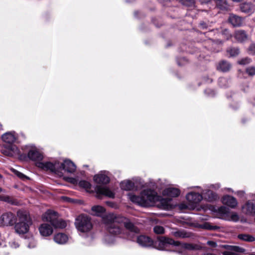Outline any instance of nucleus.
I'll use <instances>...</instances> for the list:
<instances>
[{
	"instance_id": "nucleus-29",
	"label": "nucleus",
	"mask_w": 255,
	"mask_h": 255,
	"mask_svg": "<svg viewBox=\"0 0 255 255\" xmlns=\"http://www.w3.org/2000/svg\"><path fill=\"white\" fill-rule=\"evenodd\" d=\"M120 186L124 190H131L134 188V184L130 180H126L121 182Z\"/></svg>"
},
{
	"instance_id": "nucleus-27",
	"label": "nucleus",
	"mask_w": 255,
	"mask_h": 255,
	"mask_svg": "<svg viewBox=\"0 0 255 255\" xmlns=\"http://www.w3.org/2000/svg\"><path fill=\"white\" fill-rule=\"evenodd\" d=\"M171 235L176 238H187L190 237V234L184 230H177L171 232Z\"/></svg>"
},
{
	"instance_id": "nucleus-52",
	"label": "nucleus",
	"mask_w": 255,
	"mask_h": 255,
	"mask_svg": "<svg viewBox=\"0 0 255 255\" xmlns=\"http://www.w3.org/2000/svg\"><path fill=\"white\" fill-rule=\"evenodd\" d=\"M209 92H211L212 93V95H214V91L210 90V89H206L205 91V93H207L208 94H209Z\"/></svg>"
},
{
	"instance_id": "nucleus-4",
	"label": "nucleus",
	"mask_w": 255,
	"mask_h": 255,
	"mask_svg": "<svg viewBox=\"0 0 255 255\" xmlns=\"http://www.w3.org/2000/svg\"><path fill=\"white\" fill-rule=\"evenodd\" d=\"M75 224L77 230L83 233L89 232L92 228L91 219L83 214L77 217Z\"/></svg>"
},
{
	"instance_id": "nucleus-48",
	"label": "nucleus",
	"mask_w": 255,
	"mask_h": 255,
	"mask_svg": "<svg viewBox=\"0 0 255 255\" xmlns=\"http://www.w3.org/2000/svg\"><path fill=\"white\" fill-rule=\"evenodd\" d=\"M207 244L213 248L216 247L217 246L216 243L212 241H208Z\"/></svg>"
},
{
	"instance_id": "nucleus-43",
	"label": "nucleus",
	"mask_w": 255,
	"mask_h": 255,
	"mask_svg": "<svg viewBox=\"0 0 255 255\" xmlns=\"http://www.w3.org/2000/svg\"><path fill=\"white\" fill-rule=\"evenodd\" d=\"M13 172L15 173V175H16L20 178L24 179L25 178H27V177L25 175H24L23 173H22L16 170H14Z\"/></svg>"
},
{
	"instance_id": "nucleus-55",
	"label": "nucleus",
	"mask_w": 255,
	"mask_h": 255,
	"mask_svg": "<svg viewBox=\"0 0 255 255\" xmlns=\"http://www.w3.org/2000/svg\"><path fill=\"white\" fill-rule=\"evenodd\" d=\"M231 37V35L230 34H229V36L227 37V39H228Z\"/></svg>"
},
{
	"instance_id": "nucleus-12",
	"label": "nucleus",
	"mask_w": 255,
	"mask_h": 255,
	"mask_svg": "<svg viewBox=\"0 0 255 255\" xmlns=\"http://www.w3.org/2000/svg\"><path fill=\"white\" fill-rule=\"evenodd\" d=\"M59 171L64 170L68 173H73L76 170V165L70 160H65L62 163H59Z\"/></svg>"
},
{
	"instance_id": "nucleus-49",
	"label": "nucleus",
	"mask_w": 255,
	"mask_h": 255,
	"mask_svg": "<svg viewBox=\"0 0 255 255\" xmlns=\"http://www.w3.org/2000/svg\"><path fill=\"white\" fill-rule=\"evenodd\" d=\"M36 244L35 243V241L33 240H31L30 243H29L28 245V247L29 248H34Z\"/></svg>"
},
{
	"instance_id": "nucleus-47",
	"label": "nucleus",
	"mask_w": 255,
	"mask_h": 255,
	"mask_svg": "<svg viewBox=\"0 0 255 255\" xmlns=\"http://www.w3.org/2000/svg\"><path fill=\"white\" fill-rule=\"evenodd\" d=\"M10 246L12 248H16L19 247V244L15 241H13L9 243Z\"/></svg>"
},
{
	"instance_id": "nucleus-5",
	"label": "nucleus",
	"mask_w": 255,
	"mask_h": 255,
	"mask_svg": "<svg viewBox=\"0 0 255 255\" xmlns=\"http://www.w3.org/2000/svg\"><path fill=\"white\" fill-rule=\"evenodd\" d=\"M139 231L137 233H128V238L129 240L132 241L136 240V242L139 245L144 247H150L153 245L152 240L147 236L144 235H141L139 236H136L135 234H138Z\"/></svg>"
},
{
	"instance_id": "nucleus-36",
	"label": "nucleus",
	"mask_w": 255,
	"mask_h": 255,
	"mask_svg": "<svg viewBox=\"0 0 255 255\" xmlns=\"http://www.w3.org/2000/svg\"><path fill=\"white\" fill-rule=\"evenodd\" d=\"M181 2L188 7H193L195 5V0H181Z\"/></svg>"
},
{
	"instance_id": "nucleus-42",
	"label": "nucleus",
	"mask_w": 255,
	"mask_h": 255,
	"mask_svg": "<svg viewBox=\"0 0 255 255\" xmlns=\"http://www.w3.org/2000/svg\"><path fill=\"white\" fill-rule=\"evenodd\" d=\"M249 52L250 54L255 55V44H252L249 47Z\"/></svg>"
},
{
	"instance_id": "nucleus-57",
	"label": "nucleus",
	"mask_w": 255,
	"mask_h": 255,
	"mask_svg": "<svg viewBox=\"0 0 255 255\" xmlns=\"http://www.w3.org/2000/svg\"><path fill=\"white\" fill-rule=\"evenodd\" d=\"M2 191V189L0 188V193Z\"/></svg>"
},
{
	"instance_id": "nucleus-39",
	"label": "nucleus",
	"mask_w": 255,
	"mask_h": 255,
	"mask_svg": "<svg viewBox=\"0 0 255 255\" xmlns=\"http://www.w3.org/2000/svg\"><path fill=\"white\" fill-rule=\"evenodd\" d=\"M153 231L157 234H161L164 233V229L162 226H156L154 227Z\"/></svg>"
},
{
	"instance_id": "nucleus-51",
	"label": "nucleus",
	"mask_w": 255,
	"mask_h": 255,
	"mask_svg": "<svg viewBox=\"0 0 255 255\" xmlns=\"http://www.w3.org/2000/svg\"><path fill=\"white\" fill-rule=\"evenodd\" d=\"M212 0H200L202 3H208L210 2Z\"/></svg>"
},
{
	"instance_id": "nucleus-9",
	"label": "nucleus",
	"mask_w": 255,
	"mask_h": 255,
	"mask_svg": "<svg viewBox=\"0 0 255 255\" xmlns=\"http://www.w3.org/2000/svg\"><path fill=\"white\" fill-rule=\"evenodd\" d=\"M94 190L99 197L104 195L110 198H114L115 196L114 193L107 187L97 185L94 187Z\"/></svg>"
},
{
	"instance_id": "nucleus-35",
	"label": "nucleus",
	"mask_w": 255,
	"mask_h": 255,
	"mask_svg": "<svg viewBox=\"0 0 255 255\" xmlns=\"http://www.w3.org/2000/svg\"><path fill=\"white\" fill-rule=\"evenodd\" d=\"M228 53H229L231 56H236L238 55L240 53V50L237 47H231L229 48L227 50Z\"/></svg>"
},
{
	"instance_id": "nucleus-28",
	"label": "nucleus",
	"mask_w": 255,
	"mask_h": 255,
	"mask_svg": "<svg viewBox=\"0 0 255 255\" xmlns=\"http://www.w3.org/2000/svg\"><path fill=\"white\" fill-rule=\"evenodd\" d=\"M231 65L226 61H222L218 64L217 67V70L223 72H227L229 71L231 68Z\"/></svg>"
},
{
	"instance_id": "nucleus-44",
	"label": "nucleus",
	"mask_w": 255,
	"mask_h": 255,
	"mask_svg": "<svg viewBox=\"0 0 255 255\" xmlns=\"http://www.w3.org/2000/svg\"><path fill=\"white\" fill-rule=\"evenodd\" d=\"M0 199L2 201H4L8 203H11V199H10V198L7 196H0Z\"/></svg>"
},
{
	"instance_id": "nucleus-34",
	"label": "nucleus",
	"mask_w": 255,
	"mask_h": 255,
	"mask_svg": "<svg viewBox=\"0 0 255 255\" xmlns=\"http://www.w3.org/2000/svg\"><path fill=\"white\" fill-rule=\"evenodd\" d=\"M79 185L86 190H89L91 188V184L87 181L81 180L79 182Z\"/></svg>"
},
{
	"instance_id": "nucleus-32",
	"label": "nucleus",
	"mask_w": 255,
	"mask_h": 255,
	"mask_svg": "<svg viewBox=\"0 0 255 255\" xmlns=\"http://www.w3.org/2000/svg\"><path fill=\"white\" fill-rule=\"evenodd\" d=\"M182 248L189 251L197 250L199 249V246L189 243H184L182 245Z\"/></svg>"
},
{
	"instance_id": "nucleus-17",
	"label": "nucleus",
	"mask_w": 255,
	"mask_h": 255,
	"mask_svg": "<svg viewBox=\"0 0 255 255\" xmlns=\"http://www.w3.org/2000/svg\"><path fill=\"white\" fill-rule=\"evenodd\" d=\"M243 212L249 215L255 214V202L249 201L242 207Z\"/></svg>"
},
{
	"instance_id": "nucleus-3",
	"label": "nucleus",
	"mask_w": 255,
	"mask_h": 255,
	"mask_svg": "<svg viewBox=\"0 0 255 255\" xmlns=\"http://www.w3.org/2000/svg\"><path fill=\"white\" fill-rule=\"evenodd\" d=\"M17 217L18 222L15 223L14 226L15 232L19 235L27 233L32 223L29 214L25 211L20 210L17 212Z\"/></svg>"
},
{
	"instance_id": "nucleus-53",
	"label": "nucleus",
	"mask_w": 255,
	"mask_h": 255,
	"mask_svg": "<svg viewBox=\"0 0 255 255\" xmlns=\"http://www.w3.org/2000/svg\"><path fill=\"white\" fill-rule=\"evenodd\" d=\"M224 33L229 34V33H228V29H225L224 30Z\"/></svg>"
},
{
	"instance_id": "nucleus-40",
	"label": "nucleus",
	"mask_w": 255,
	"mask_h": 255,
	"mask_svg": "<svg viewBox=\"0 0 255 255\" xmlns=\"http://www.w3.org/2000/svg\"><path fill=\"white\" fill-rule=\"evenodd\" d=\"M219 213L222 215H226L229 212V209L225 206H221L218 209Z\"/></svg>"
},
{
	"instance_id": "nucleus-14",
	"label": "nucleus",
	"mask_w": 255,
	"mask_h": 255,
	"mask_svg": "<svg viewBox=\"0 0 255 255\" xmlns=\"http://www.w3.org/2000/svg\"><path fill=\"white\" fill-rule=\"evenodd\" d=\"M28 157L33 161L41 160L43 158V155L35 147H31L27 153Z\"/></svg>"
},
{
	"instance_id": "nucleus-2",
	"label": "nucleus",
	"mask_w": 255,
	"mask_h": 255,
	"mask_svg": "<svg viewBox=\"0 0 255 255\" xmlns=\"http://www.w3.org/2000/svg\"><path fill=\"white\" fill-rule=\"evenodd\" d=\"M128 196L131 202L143 207L153 206L156 201H159L160 206L162 209L168 210L170 208L171 199L168 198L160 199L157 193L151 189L143 190L139 196L129 193Z\"/></svg>"
},
{
	"instance_id": "nucleus-60",
	"label": "nucleus",
	"mask_w": 255,
	"mask_h": 255,
	"mask_svg": "<svg viewBox=\"0 0 255 255\" xmlns=\"http://www.w3.org/2000/svg\"><path fill=\"white\" fill-rule=\"evenodd\" d=\"M2 178V176L0 174V178Z\"/></svg>"
},
{
	"instance_id": "nucleus-30",
	"label": "nucleus",
	"mask_w": 255,
	"mask_h": 255,
	"mask_svg": "<svg viewBox=\"0 0 255 255\" xmlns=\"http://www.w3.org/2000/svg\"><path fill=\"white\" fill-rule=\"evenodd\" d=\"M238 237L240 240L244 241L252 242L255 241V237L249 234H239L238 235Z\"/></svg>"
},
{
	"instance_id": "nucleus-6",
	"label": "nucleus",
	"mask_w": 255,
	"mask_h": 255,
	"mask_svg": "<svg viewBox=\"0 0 255 255\" xmlns=\"http://www.w3.org/2000/svg\"><path fill=\"white\" fill-rule=\"evenodd\" d=\"M171 245L178 246V243L172 239L165 237L158 238L157 241L155 243V246H157V249L160 250L168 251Z\"/></svg>"
},
{
	"instance_id": "nucleus-19",
	"label": "nucleus",
	"mask_w": 255,
	"mask_h": 255,
	"mask_svg": "<svg viewBox=\"0 0 255 255\" xmlns=\"http://www.w3.org/2000/svg\"><path fill=\"white\" fill-rule=\"evenodd\" d=\"M2 140L8 144L13 143L17 139L15 132H7L4 133L1 137Z\"/></svg>"
},
{
	"instance_id": "nucleus-31",
	"label": "nucleus",
	"mask_w": 255,
	"mask_h": 255,
	"mask_svg": "<svg viewBox=\"0 0 255 255\" xmlns=\"http://www.w3.org/2000/svg\"><path fill=\"white\" fill-rule=\"evenodd\" d=\"M52 225L56 228L63 229L66 227V223L65 221L58 219V217Z\"/></svg>"
},
{
	"instance_id": "nucleus-23",
	"label": "nucleus",
	"mask_w": 255,
	"mask_h": 255,
	"mask_svg": "<svg viewBox=\"0 0 255 255\" xmlns=\"http://www.w3.org/2000/svg\"><path fill=\"white\" fill-rule=\"evenodd\" d=\"M228 20L234 26H240L242 23V17L233 14H230Z\"/></svg>"
},
{
	"instance_id": "nucleus-1",
	"label": "nucleus",
	"mask_w": 255,
	"mask_h": 255,
	"mask_svg": "<svg viewBox=\"0 0 255 255\" xmlns=\"http://www.w3.org/2000/svg\"><path fill=\"white\" fill-rule=\"evenodd\" d=\"M103 222L108 232L113 235H120L123 226L128 230V234L137 233L139 229L129 219L121 216L109 214L103 218Z\"/></svg>"
},
{
	"instance_id": "nucleus-25",
	"label": "nucleus",
	"mask_w": 255,
	"mask_h": 255,
	"mask_svg": "<svg viewBox=\"0 0 255 255\" xmlns=\"http://www.w3.org/2000/svg\"><path fill=\"white\" fill-rule=\"evenodd\" d=\"M91 212L93 215L102 217L105 212V209L102 206L96 205L92 207Z\"/></svg>"
},
{
	"instance_id": "nucleus-11",
	"label": "nucleus",
	"mask_w": 255,
	"mask_h": 255,
	"mask_svg": "<svg viewBox=\"0 0 255 255\" xmlns=\"http://www.w3.org/2000/svg\"><path fill=\"white\" fill-rule=\"evenodd\" d=\"M227 249L223 252V255H241L239 253H244L245 250L242 248L234 246H224Z\"/></svg>"
},
{
	"instance_id": "nucleus-54",
	"label": "nucleus",
	"mask_w": 255,
	"mask_h": 255,
	"mask_svg": "<svg viewBox=\"0 0 255 255\" xmlns=\"http://www.w3.org/2000/svg\"><path fill=\"white\" fill-rule=\"evenodd\" d=\"M232 0L235 2H240V1H242V0Z\"/></svg>"
},
{
	"instance_id": "nucleus-13",
	"label": "nucleus",
	"mask_w": 255,
	"mask_h": 255,
	"mask_svg": "<svg viewBox=\"0 0 255 255\" xmlns=\"http://www.w3.org/2000/svg\"><path fill=\"white\" fill-rule=\"evenodd\" d=\"M186 198L190 204L194 205L198 204L203 199V196L201 194L191 192L186 195Z\"/></svg>"
},
{
	"instance_id": "nucleus-24",
	"label": "nucleus",
	"mask_w": 255,
	"mask_h": 255,
	"mask_svg": "<svg viewBox=\"0 0 255 255\" xmlns=\"http://www.w3.org/2000/svg\"><path fill=\"white\" fill-rule=\"evenodd\" d=\"M235 39L240 42H243L248 39V35L245 31L243 30H237L234 34Z\"/></svg>"
},
{
	"instance_id": "nucleus-61",
	"label": "nucleus",
	"mask_w": 255,
	"mask_h": 255,
	"mask_svg": "<svg viewBox=\"0 0 255 255\" xmlns=\"http://www.w3.org/2000/svg\"><path fill=\"white\" fill-rule=\"evenodd\" d=\"M255 255V254H251V255Z\"/></svg>"
},
{
	"instance_id": "nucleus-46",
	"label": "nucleus",
	"mask_w": 255,
	"mask_h": 255,
	"mask_svg": "<svg viewBox=\"0 0 255 255\" xmlns=\"http://www.w3.org/2000/svg\"><path fill=\"white\" fill-rule=\"evenodd\" d=\"M200 28L202 29H207L208 27V24L204 21H201L200 23Z\"/></svg>"
},
{
	"instance_id": "nucleus-16",
	"label": "nucleus",
	"mask_w": 255,
	"mask_h": 255,
	"mask_svg": "<svg viewBox=\"0 0 255 255\" xmlns=\"http://www.w3.org/2000/svg\"><path fill=\"white\" fill-rule=\"evenodd\" d=\"M39 231L41 235L43 237L49 236L53 232L52 227L48 223L42 224L39 227Z\"/></svg>"
},
{
	"instance_id": "nucleus-8",
	"label": "nucleus",
	"mask_w": 255,
	"mask_h": 255,
	"mask_svg": "<svg viewBox=\"0 0 255 255\" xmlns=\"http://www.w3.org/2000/svg\"><path fill=\"white\" fill-rule=\"evenodd\" d=\"M2 153L8 156H13L19 154V149L13 143H10L3 145L1 149Z\"/></svg>"
},
{
	"instance_id": "nucleus-18",
	"label": "nucleus",
	"mask_w": 255,
	"mask_h": 255,
	"mask_svg": "<svg viewBox=\"0 0 255 255\" xmlns=\"http://www.w3.org/2000/svg\"><path fill=\"white\" fill-rule=\"evenodd\" d=\"M58 218V213L53 210H48L42 215L43 221L49 222L51 225Z\"/></svg>"
},
{
	"instance_id": "nucleus-10",
	"label": "nucleus",
	"mask_w": 255,
	"mask_h": 255,
	"mask_svg": "<svg viewBox=\"0 0 255 255\" xmlns=\"http://www.w3.org/2000/svg\"><path fill=\"white\" fill-rule=\"evenodd\" d=\"M2 223L5 226H12L16 222L15 215L10 212L5 213L1 216Z\"/></svg>"
},
{
	"instance_id": "nucleus-22",
	"label": "nucleus",
	"mask_w": 255,
	"mask_h": 255,
	"mask_svg": "<svg viewBox=\"0 0 255 255\" xmlns=\"http://www.w3.org/2000/svg\"><path fill=\"white\" fill-rule=\"evenodd\" d=\"M180 191L179 189L176 188L169 187L165 189L163 191L164 195L171 197H178L180 195Z\"/></svg>"
},
{
	"instance_id": "nucleus-7",
	"label": "nucleus",
	"mask_w": 255,
	"mask_h": 255,
	"mask_svg": "<svg viewBox=\"0 0 255 255\" xmlns=\"http://www.w3.org/2000/svg\"><path fill=\"white\" fill-rule=\"evenodd\" d=\"M37 165L38 167L42 169L50 170L55 173L59 171V162L57 161L54 163L49 161L40 162L37 163Z\"/></svg>"
},
{
	"instance_id": "nucleus-15",
	"label": "nucleus",
	"mask_w": 255,
	"mask_h": 255,
	"mask_svg": "<svg viewBox=\"0 0 255 255\" xmlns=\"http://www.w3.org/2000/svg\"><path fill=\"white\" fill-rule=\"evenodd\" d=\"M222 202L224 205L233 209L235 208L238 205L236 199L228 195H225L222 197Z\"/></svg>"
},
{
	"instance_id": "nucleus-26",
	"label": "nucleus",
	"mask_w": 255,
	"mask_h": 255,
	"mask_svg": "<svg viewBox=\"0 0 255 255\" xmlns=\"http://www.w3.org/2000/svg\"><path fill=\"white\" fill-rule=\"evenodd\" d=\"M68 237L63 233H58L54 237V241L59 244H64L68 241Z\"/></svg>"
},
{
	"instance_id": "nucleus-45",
	"label": "nucleus",
	"mask_w": 255,
	"mask_h": 255,
	"mask_svg": "<svg viewBox=\"0 0 255 255\" xmlns=\"http://www.w3.org/2000/svg\"><path fill=\"white\" fill-rule=\"evenodd\" d=\"M231 218V220L234 222H237L239 219V217L236 213L232 214Z\"/></svg>"
},
{
	"instance_id": "nucleus-58",
	"label": "nucleus",
	"mask_w": 255,
	"mask_h": 255,
	"mask_svg": "<svg viewBox=\"0 0 255 255\" xmlns=\"http://www.w3.org/2000/svg\"><path fill=\"white\" fill-rule=\"evenodd\" d=\"M209 229H215V228H210Z\"/></svg>"
},
{
	"instance_id": "nucleus-20",
	"label": "nucleus",
	"mask_w": 255,
	"mask_h": 255,
	"mask_svg": "<svg viewBox=\"0 0 255 255\" xmlns=\"http://www.w3.org/2000/svg\"><path fill=\"white\" fill-rule=\"evenodd\" d=\"M94 180L97 184H107L110 182V178L107 175L102 173L95 175Z\"/></svg>"
},
{
	"instance_id": "nucleus-41",
	"label": "nucleus",
	"mask_w": 255,
	"mask_h": 255,
	"mask_svg": "<svg viewBox=\"0 0 255 255\" xmlns=\"http://www.w3.org/2000/svg\"><path fill=\"white\" fill-rule=\"evenodd\" d=\"M251 62V59L250 58L246 57L241 59L239 61V63L241 65H247Z\"/></svg>"
},
{
	"instance_id": "nucleus-21",
	"label": "nucleus",
	"mask_w": 255,
	"mask_h": 255,
	"mask_svg": "<svg viewBox=\"0 0 255 255\" xmlns=\"http://www.w3.org/2000/svg\"><path fill=\"white\" fill-rule=\"evenodd\" d=\"M241 10L242 12L251 14L255 11V6L250 2H245L241 5Z\"/></svg>"
},
{
	"instance_id": "nucleus-38",
	"label": "nucleus",
	"mask_w": 255,
	"mask_h": 255,
	"mask_svg": "<svg viewBox=\"0 0 255 255\" xmlns=\"http://www.w3.org/2000/svg\"><path fill=\"white\" fill-rule=\"evenodd\" d=\"M246 72L249 76H252L255 75V66L247 67L246 69Z\"/></svg>"
},
{
	"instance_id": "nucleus-59",
	"label": "nucleus",
	"mask_w": 255,
	"mask_h": 255,
	"mask_svg": "<svg viewBox=\"0 0 255 255\" xmlns=\"http://www.w3.org/2000/svg\"><path fill=\"white\" fill-rule=\"evenodd\" d=\"M178 64L179 65H181L180 63L179 62H178Z\"/></svg>"
},
{
	"instance_id": "nucleus-56",
	"label": "nucleus",
	"mask_w": 255,
	"mask_h": 255,
	"mask_svg": "<svg viewBox=\"0 0 255 255\" xmlns=\"http://www.w3.org/2000/svg\"><path fill=\"white\" fill-rule=\"evenodd\" d=\"M108 238H109V236H107L106 237V240H108Z\"/></svg>"
},
{
	"instance_id": "nucleus-33",
	"label": "nucleus",
	"mask_w": 255,
	"mask_h": 255,
	"mask_svg": "<svg viewBox=\"0 0 255 255\" xmlns=\"http://www.w3.org/2000/svg\"><path fill=\"white\" fill-rule=\"evenodd\" d=\"M204 196L206 198H207V196H208L207 199L210 202L215 200L217 198V194L210 190H208L205 194Z\"/></svg>"
},
{
	"instance_id": "nucleus-50",
	"label": "nucleus",
	"mask_w": 255,
	"mask_h": 255,
	"mask_svg": "<svg viewBox=\"0 0 255 255\" xmlns=\"http://www.w3.org/2000/svg\"><path fill=\"white\" fill-rule=\"evenodd\" d=\"M245 192L243 191H239L237 192V194L239 196H243L244 195Z\"/></svg>"
},
{
	"instance_id": "nucleus-37",
	"label": "nucleus",
	"mask_w": 255,
	"mask_h": 255,
	"mask_svg": "<svg viewBox=\"0 0 255 255\" xmlns=\"http://www.w3.org/2000/svg\"><path fill=\"white\" fill-rule=\"evenodd\" d=\"M219 85L221 87H226L228 86V82L226 78L221 77L219 79Z\"/></svg>"
}]
</instances>
